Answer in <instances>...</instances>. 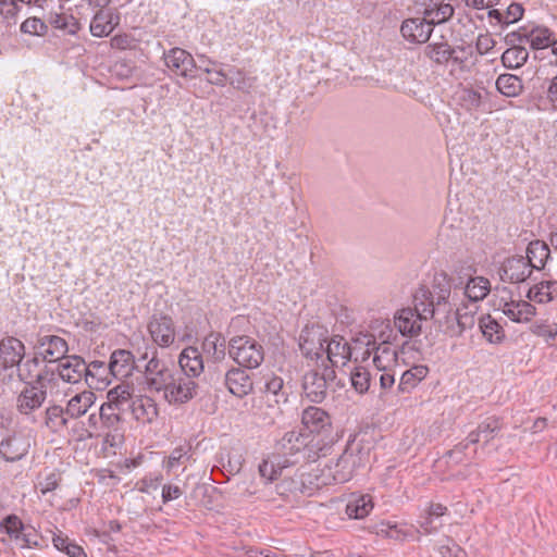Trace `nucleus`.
Masks as SVG:
<instances>
[{
    "label": "nucleus",
    "mask_w": 557,
    "mask_h": 557,
    "mask_svg": "<svg viewBox=\"0 0 557 557\" xmlns=\"http://www.w3.org/2000/svg\"><path fill=\"white\" fill-rule=\"evenodd\" d=\"M450 295L447 274H435L432 288L420 286L413 294V307L398 310L394 324L403 336L416 337L422 332V322L433 319L442 332L450 336V322L447 317L445 298Z\"/></svg>",
    "instance_id": "1"
},
{
    "label": "nucleus",
    "mask_w": 557,
    "mask_h": 557,
    "mask_svg": "<svg viewBox=\"0 0 557 557\" xmlns=\"http://www.w3.org/2000/svg\"><path fill=\"white\" fill-rule=\"evenodd\" d=\"M447 280L450 295L444 301L447 302L450 337H457L474 326L480 302L490 294L491 283L484 276L472 275L466 281L459 277L458 283L448 276Z\"/></svg>",
    "instance_id": "2"
},
{
    "label": "nucleus",
    "mask_w": 557,
    "mask_h": 557,
    "mask_svg": "<svg viewBox=\"0 0 557 557\" xmlns=\"http://www.w3.org/2000/svg\"><path fill=\"white\" fill-rule=\"evenodd\" d=\"M158 348L146 346L139 354L138 360L146 361L144 370V383L147 391L151 393H161L166 383L171 382V376L175 372L170 369L165 361L159 358Z\"/></svg>",
    "instance_id": "3"
},
{
    "label": "nucleus",
    "mask_w": 557,
    "mask_h": 557,
    "mask_svg": "<svg viewBox=\"0 0 557 557\" xmlns=\"http://www.w3.org/2000/svg\"><path fill=\"white\" fill-rule=\"evenodd\" d=\"M228 356L245 369H257L264 360V348L250 336H234L228 342Z\"/></svg>",
    "instance_id": "4"
},
{
    "label": "nucleus",
    "mask_w": 557,
    "mask_h": 557,
    "mask_svg": "<svg viewBox=\"0 0 557 557\" xmlns=\"http://www.w3.org/2000/svg\"><path fill=\"white\" fill-rule=\"evenodd\" d=\"M506 42L509 45L529 44L534 50H541L552 47L554 53V45L557 42L555 34L545 26H523L518 30L506 35Z\"/></svg>",
    "instance_id": "5"
},
{
    "label": "nucleus",
    "mask_w": 557,
    "mask_h": 557,
    "mask_svg": "<svg viewBox=\"0 0 557 557\" xmlns=\"http://www.w3.org/2000/svg\"><path fill=\"white\" fill-rule=\"evenodd\" d=\"M307 432L302 429L286 431L275 443V451L280 457L295 461L307 460Z\"/></svg>",
    "instance_id": "6"
},
{
    "label": "nucleus",
    "mask_w": 557,
    "mask_h": 557,
    "mask_svg": "<svg viewBox=\"0 0 557 557\" xmlns=\"http://www.w3.org/2000/svg\"><path fill=\"white\" fill-rule=\"evenodd\" d=\"M34 349L44 362L59 363L60 360L66 357L69 345L63 337L57 334L39 332Z\"/></svg>",
    "instance_id": "7"
},
{
    "label": "nucleus",
    "mask_w": 557,
    "mask_h": 557,
    "mask_svg": "<svg viewBox=\"0 0 557 557\" xmlns=\"http://www.w3.org/2000/svg\"><path fill=\"white\" fill-rule=\"evenodd\" d=\"M197 383L188 375L175 371L171 382L162 389L163 398L171 405H182L189 401L196 394Z\"/></svg>",
    "instance_id": "8"
},
{
    "label": "nucleus",
    "mask_w": 557,
    "mask_h": 557,
    "mask_svg": "<svg viewBox=\"0 0 557 557\" xmlns=\"http://www.w3.org/2000/svg\"><path fill=\"white\" fill-rule=\"evenodd\" d=\"M327 331L318 324L306 325L299 336V348L310 359H321L327 339Z\"/></svg>",
    "instance_id": "9"
},
{
    "label": "nucleus",
    "mask_w": 557,
    "mask_h": 557,
    "mask_svg": "<svg viewBox=\"0 0 557 557\" xmlns=\"http://www.w3.org/2000/svg\"><path fill=\"white\" fill-rule=\"evenodd\" d=\"M1 528L5 530L11 540L20 543L23 548L40 547V535L37 530L32 525L24 524L17 516H8Z\"/></svg>",
    "instance_id": "10"
},
{
    "label": "nucleus",
    "mask_w": 557,
    "mask_h": 557,
    "mask_svg": "<svg viewBox=\"0 0 557 557\" xmlns=\"http://www.w3.org/2000/svg\"><path fill=\"white\" fill-rule=\"evenodd\" d=\"M335 377L333 368L325 366L323 372L311 370L304 376L302 388L306 397L312 403H322L327 394V383Z\"/></svg>",
    "instance_id": "11"
},
{
    "label": "nucleus",
    "mask_w": 557,
    "mask_h": 557,
    "mask_svg": "<svg viewBox=\"0 0 557 557\" xmlns=\"http://www.w3.org/2000/svg\"><path fill=\"white\" fill-rule=\"evenodd\" d=\"M506 295L499 298V309L512 322L528 323L536 314V308L521 298H513L510 290L504 288Z\"/></svg>",
    "instance_id": "12"
},
{
    "label": "nucleus",
    "mask_w": 557,
    "mask_h": 557,
    "mask_svg": "<svg viewBox=\"0 0 557 557\" xmlns=\"http://www.w3.org/2000/svg\"><path fill=\"white\" fill-rule=\"evenodd\" d=\"M111 0H95L99 10L95 13L90 21L89 30L94 37L109 36L120 24V15L115 9L106 8Z\"/></svg>",
    "instance_id": "13"
},
{
    "label": "nucleus",
    "mask_w": 557,
    "mask_h": 557,
    "mask_svg": "<svg viewBox=\"0 0 557 557\" xmlns=\"http://www.w3.org/2000/svg\"><path fill=\"white\" fill-rule=\"evenodd\" d=\"M147 330L154 347L168 348L175 342V324L170 315L153 314L147 324Z\"/></svg>",
    "instance_id": "14"
},
{
    "label": "nucleus",
    "mask_w": 557,
    "mask_h": 557,
    "mask_svg": "<svg viewBox=\"0 0 557 557\" xmlns=\"http://www.w3.org/2000/svg\"><path fill=\"white\" fill-rule=\"evenodd\" d=\"M532 272L528 258L515 255L504 260L499 269V276L503 282L519 284L525 282Z\"/></svg>",
    "instance_id": "15"
},
{
    "label": "nucleus",
    "mask_w": 557,
    "mask_h": 557,
    "mask_svg": "<svg viewBox=\"0 0 557 557\" xmlns=\"http://www.w3.org/2000/svg\"><path fill=\"white\" fill-rule=\"evenodd\" d=\"M360 453L361 448L359 445L348 443L335 463L331 465L335 472V478H337V483L348 482L352 478L355 470L361 463Z\"/></svg>",
    "instance_id": "16"
},
{
    "label": "nucleus",
    "mask_w": 557,
    "mask_h": 557,
    "mask_svg": "<svg viewBox=\"0 0 557 557\" xmlns=\"http://www.w3.org/2000/svg\"><path fill=\"white\" fill-rule=\"evenodd\" d=\"M58 377L69 384H77L83 380L88 383V369L85 360L76 355L66 356L57 364Z\"/></svg>",
    "instance_id": "17"
},
{
    "label": "nucleus",
    "mask_w": 557,
    "mask_h": 557,
    "mask_svg": "<svg viewBox=\"0 0 557 557\" xmlns=\"http://www.w3.org/2000/svg\"><path fill=\"white\" fill-rule=\"evenodd\" d=\"M372 529L376 535L397 542L419 541L420 539V530L407 523L380 521L375 523Z\"/></svg>",
    "instance_id": "18"
},
{
    "label": "nucleus",
    "mask_w": 557,
    "mask_h": 557,
    "mask_svg": "<svg viewBox=\"0 0 557 557\" xmlns=\"http://www.w3.org/2000/svg\"><path fill=\"white\" fill-rule=\"evenodd\" d=\"M307 461H315L320 457L331 454L337 435L334 430L307 433Z\"/></svg>",
    "instance_id": "19"
},
{
    "label": "nucleus",
    "mask_w": 557,
    "mask_h": 557,
    "mask_svg": "<svg viewBox=\"0 0 557 557\" xmlns=\"http://www.w3.org/2000/svg\"><path fill=\"white\" fill-rule=\"evenodd\" d=\"M47 398V391L34 383H27L16 397V410L23 416H30L38 410Z\"/></svg>",
    "instance_id": "20"
},
{
    "label": "nucleus",
    "mask_w": 557,
    "mask_h": 557,
    "mask_svg": "<svg viewBox=\"0 0 557 557\" xmlns=\"http://www.w3.org/2000/svg\"><path fill=\"white\" fill-rule=\"evenodd\" d=\"M163 59L169 70L183 77H191L196 63L193 55L185 49L174 47L163 52Z\"/></svg>",
    "instance_id": "21"
},
{
    "label": "nucleus",
    "mask_w": 557,
    "mask_h": 557,
    "mask_svg": "<svg viewBox=\"0 0 557 557\" xmlns=\"http://www.w3.org/2000/svg\"><path fill=\"white\" fill-rule=\"evenodd\" d=\"M24 357L25 345L21 339L14 336L0 339V367L3 370L16 368Z\"/></svg>",
    "instance_id": "22"
},
{
    "label": "nucleus",
    "mask_w": 557,
    "mask_h": 557,
    "mask_svg": "<svg viewBox=\"0 0 557 557\" xmlns=\"http://www.w3.org/2000/svg\"><path fill=\"white\" fill-rule=\"evenodd\" d=\"M358 348H361V346L355 345L354 348H351L344 337L333 336L326 339L324 355L332 367L345 366Z\"/></svg>",
    "instance_id": "23"
},
{
    "label": "nucleus",
    "mask_w": 557,
    "mask_h": 557,
    "mask_svg": "<svg viewBox=\"0 0 557 557\" xmlns=\"http://www.w3.org/2000/svg\"><path fill=\"white\" fill-rule=\"evenodd\" d=\"M30 441L23 434H13L0 442V456L9 462L23 459L29 451Z\"/></svg>",
    "instance_id": "24"
},
{
    "label": "nucleus",
    "mask_w": 557,
    "mask_h": 557,
    "mask_svg": "<svg viewBox=\"0 0 557 557\" xmlns=\"http://www.w3.org/2000/svg\"><path fill=\"white\" fill-rule=\"evenodd\" d=\"M224 384L228 392L236 397L248 395L253 388L251 376L243 367H232L224 375Z\"/></svg>",
    "instance_id": "25"
},
{
    "label": "nucleus",
    "mask_w": 557,
    "mask_h": 557,
    "mask_svg": "<svg viewBox=\"0 0 557 557\" xmlns=\"http://www.w3.org/2000/svg\"><path fill=\"white\" fill-rule=\"evenodd\" d=\"M433 32L431 24L424 18L412 17L401 23L400 33L403 37L411 44L426 42Z\"/></svg>",
    "instance_id": "26"
},
{
    "label": "nucleus",
    "mask_w": 557,
    "mask_h": 557,
    "mask_svg": "<svg viewBox=\"0 0 557 557\" xmlns=\"http://www.w3.org/2000/svg\"><path fill=\"white\" fill-rule=\"evenodd\" d=\"M301 423L307 433L333 430L332 418L329 412L315 406H309L302 410Z\"/></svg>",
    "instance_id": "27"
},
{
    "label": "nucleus",
    "mask_w": 557,
    "mask_h": 557,
    "mask_svg": "<svg viewBox=\"0 0 557 557\" xmlns=\"http://www.w3.org/2000/svg\"><path fill=\"white\" fill-rule=\"evenodd\" d=\"M134 419L143 424L153 423L159 416V408L154 399L140 395L131 400L129 407Z\"/></svg>",
    "instance_id": "28"
},
{
    "label": "nucleus",
    "mask_w": 557,
    "mask_h": 557,
    "mask_svg": "<svg viewBox=\"0 0 557 557\" xmlns=\"http://www.w3.org/2000/svg\"><path fill=\"white\" fill-rule=\"evenodd\" d=\"M504 423L500 418L491 416L481 421L476 429L471 431L467 440L471 445L478 444L480 442L483 445H487L503 429Z\"/></svg>",
    "instance_id": "29"
},
{
    "label": "nucleus",
    "mask_w": 557,
    "mask_h": 557,
    "mask_svg": "<svg viewBox=\"0 0 557 557\" xmlns=\"http://www.w3.org/2000/svg\"><path fill=\"white\" fill-rule=\"evenodd\" d=\"M135 368L134 355L126 349H116L111 354L108 364L109 373L115 379L128 377Z\"/></svg>",
    "instance_id": "30"
},
{
    "label": "nucleus",
    "mask_w": 557,
    "mask_h": 557,
    "mask_svg": "<svg viewBox=\"0 0 557 557\" xmlns=\"http://www.w3.org/2000/svg\"><path fill=\"white\" fill-rule=\"evenodd\" d=\"M178 364L183 374L194 377L203 372L202 352L195 346L184 348L178 358Z\"/></svg>",
    "instance_id": "31"
},
{
    "label": "nucleus",
    "mask_w": 557,
    "mask_h": 557,
    "mask_svg": "<svg viewBox=\"0 0 557 557\" xmlns=\"http://www.w3.org/2000/svg\"><path fill=\"white\" fill-rule=\"evenodd\" d=\"M216 461L219 466L213 467L212 473L219 470L223 474L235 475L242 470L244 457L239 449L222 448L218 454Z\"/></svg>",
    "instance_id": "32"
},
{
    "label": "nucleus",
    "mask_w": 557,
    "mask_h": 557,
    "mask_svg": "<svg viewBox=\"0 0 557 557\" xmlns=\"http://www.w3.org/2000/svg\"><path fill=\"white\" fill-rule=\"evenodd\" d=\"M295 465V461L288 458L280 457L277 454L263 460L259 465L260 476L264 483H271L283 474V471Z\"/></svg>",
    "instance_id": "33"
},
{
    "label": "nucleus",
    "mask_w": 557,
    "mask_h": 557,
    "mask_svg": "<svg viewBox=\"0 0 557 557\" xmlns=\"http://www.w3.org/2000/svg\"><path fill=\"white\" fill-rule=\"evenodd\" d=\"M527 298L536 304H548L557 298V281L545 280L529 288Z\"/></svg>",
    "instance_id": "34"
},
{
    "label": "nucleus",
    "mask_w": 557,
    "mask_h": 557,
    "mask_svg": "<svg viewBox=\"0 0 557 557\" xmlns=\"http://www.w3.org/2000/svg\"><path fill=\"white\" fill-rule=\"evenodd\" d=\"M95 393L90 391H84L69 399L65 412L67 413L69 418L77 419L84 416L88 411V409L95 404Z\"/></svg>",
    "instance_id": "35"
},
{
    "label": "nucleus",
    "mask_w": 557,
    "mask_h": 557,
    "mask_svg": "<svg viewBox=\"0 0 557 557\" xmlns=\"http://www.w3.org/2000/svg\"><path fill=\"white\" fill-rule=\"evenodd\" d=\"M356 346H364L366 349L361 352V358L363 360L368 359L371 354L374 351L375 355L373 357V362L377 366L380 360V356L377 355L381 351L383 355H394L391 347L387 345L386 341H383L381 345H376L375 337L372 334H360L356 338Z\"/></svg>",
    "instance_id": "36"
},
{
    "label": "nucleus",
    "mask_w": 557,
    "mask_h": 557,
    "mask_svg": "<svg viewBox=\"0 0 557 557\" xmlns=\"http://www.w3.org/2000/svg\"><path fill=\"white\" fill-rule=\"evenodd\" d=\"M201 352L214 361L224 359L226 352L225 338L220 333H209L202 341Z\"/></svg>",
    "instance_id": "37"
},
{
    "label": "nucleus",
    "mask_w": 557,
    "mask_h": 557,
    "mask_svg": "<svg viewBox=\"0 0 557 557\" xmlns=\"http://www.w3.org/2000/svg\"><path fill=\"white\" fill-rule=\"evenodd\" d=\"M549 255L550 250L548 245L545 242L536 239L529 243L524 257L530 261L533 271L544 268Z\"/></svg>",
    "instance_id": "38"
},
{
    "label": "nucleus",
    "mask_w": 557,
    "mask_h": 557,
    "mask_svg": "<svg viewBox=\"0 0 557 557\" xmlns=\"http://www.w3.org/2000/svg\"><path fill=\"white\" fill-rule=\"evenodd\" d=\"M263 380L267 396H272L273 401L277 405L285 404L288 399L289 388L285 386L283 379L271 373L265 374Z\"/></svg>",
    "instance_id": "39"
},
{
    "label": "nucleus",
    "mask_w": 557,
    "mask_h": 557,
    "mask_svg": "<svg viewBox=\"0 0 557 557\" xmlns=\"http://www.w3.org/2000/svg\"><path fill=\"white\" fill-rule=\"evenodd\" d=\"M373 509L370 495H351L346 504V515L350 519H363Z\"/></svg>",
    "instance_id": "40"
},
{
    "label": "nucleus",
    "mask_w": 557,
    "mask_h": 557,
    "mask_svg": "<svg viewBox=\"0 0 557 557\" xmlns=\"http://www.w3.org/2000/svg\"><path fill=\"white\" fill-rule=\"evenodd\" d=\"M479 329L483 337L491 344H499L505 338L503 326L490 314L479 318Z\"/></svg>",
    "instance_id": "41"
},
{
    "label": "nucleus",
    "mask_w": 557,
    "mask_h": 557,
    "mask_svg": "<svg viewBox=\"0 0 557 557\" xmlns=\"http://www.w3.org/2000/svg\"><path fill=\"white\" fill-rule=\"evenodd\" d=\"M429 373V368L424 364H416L405 371L398 384L400 393H410Z\"/></svg>",
    "instance_id": "42"
},
{
    "label": "nucleus",
    "mask_w": 557,
    "mask_h": 557,
    "mask_svg": "<svg viewBox=\"0 0 557 557\" xmlns=\"http://www.w3.org/2000/svg\"><path fill=\"white\" fill-rule=\"evenodd\" d=\"M44 422L51 432L57 433L66 428L69 416L63 407L53 405L46 409L44 413Z\"/></svg>",
    "instance_id": "43"
},
{
    "label": "nucleus",
    "mask_w": 557,
    "mask_h": 557,
    "mask_svg": "<svg viewBox=\"0 0 557 557\" xmlns=\"http://www.w3.org/2000/svg\"><path fill=\"white\" fill-rule=\"evenodd\" d=\"M457 104L467 112L478 111L483 104V94L472 88H462L456 92Z\"/></svg>",
    "instance_id": "44"
},
{
    "label": "nucleus",
    "mask_w": 557,
    "mask_h": 557,
    "mask_svg": "<svg viewBox=\"0 0 557 557\" xmlns=\"http://www.w3.org/2000/svg\"><path fill=\"white\" fill-rule=\"evenodd\" d=\"M424 53L430 60L437 64H445L451 59L455 61L458 60L454 57L455 49L451 48L448 42L429 44L424 49Z\"/></svg>",
    "instance_id": "45"
},
{
    "label": "nucleus",
    "mask_w": 557,
    "mask_h": 557,
    "mask_svg": "<svg viewBox=\"0 0 557 557\" xmlns=\"http://www.w3.org/2000/svg\"><path fill=\"white\" fill-rule=\"evenodd\" d=\"M41 358L35 352L34 357L23 359L21 363L16 366V373L20 381L27 383H33V381L37 380V374L41 362Z\"/></svg>",
    "instance_id": "46"
},
{
    "label": "nucleus",
    "mask_w": 557,
    "mask_h": 557,
    "mask_svg": "<svg viewBox=\"0 0 557 557\" xmlns=\"http://www.w3.org/2000/svg\"><path fill=\"white\" fill-rule=\"evenodd\" d=\"M48 21L52 27L67 35H75L81 29L79 22L72 14L50 13Z\"/></svg>",
    "instance_id": "47"
},
{
    "label": "nucleus",
    "mask_w": 557,
    "mask_h": 557,
    "mask_svg": "<svg viewBox=\"0 0 557 557\" xmlns=\"http://www.w3.org/2000/svg\"><path fill=\"white\" fill-rule=\"evenodd\" d=\"M496 88L506 97H516L522 91V81L513 74H502L496 79Z\"/></svg>",
    "instance_id": "48"
},
{
    "label": "nucleus",
    "mask_w": 557,
    "mask_h": 557,
    "mask_svg": "<svg viewBox=\"0 0 557 557\" xmlns=\"http://www.w3.org/2000/svg\"><path fill=\"white\" fill-rule=\"evenodd\" d=\"M304 471L298 470L293 476L284 478L277 485L276 491L282 496L302 495L304 496Z\"/></svg>",
    "instance_id": "49"
},
{
    "label": "nucleus",
    "mask_w": 557,
    "mask_h": 557,
    "mask_svg": "<svg viewBox=\"0 0 557 557\" xmlns=\"http://www.w3.org/2000/svg\"><path fill=\"white\" fill-rule=\"evenodd\" d=\"M529 58L528 50L521 45H511L510 48L506 49L502 54L503 64L507 67H520Z\"/></svg>",
    "instance_id": "50"
},
{
    "label": "nucleus",
    "mask_w": 557,
    "mask_h": 557,
    "mask_svg": "<svg viewBox=\"0 0 557 557\" xmlns=\"http://www.w3.org/2000/svg\"><path fill=\"white\" fill-rule=\"evenodd\" d=\"M454 7L444 1L435 9H424L423 16L433 27L448 21L454 15Z\"/></svg>",
    "instance_id": "51"
},
{
    "label": "nucleus",
    "mask_w": 557,
    "mask_h": 557,
    "mask_svg": "<svg viewBox=\"0 0 557 557\" xmlns=\"http://www.w3.org/2000/svg\"><path fill=\"white\" fill-rule=\"evenodd\" d=\"M121 411L123 409H117L113 407V405L102 404L99 409V419L101 425L108 430L117 431L121 424Z\"/></svg>",
    "instance_id": "52"
},
{
    "label": "nucleus",
    "mask_w": 557,
    "mask_h": 557,
    "mask_svg": "<svg viewBox=\"0 0 557 557\" xmlns=\"http://www.w3.org/2000/svg\"><path fill=\"white\" fill-rule=\"evenodd\" d=\"M350 384L358 394H364L371 385V374L369 370L362 366H356L350 371Z\"/></svg>",
    "instance_id": "53"
},
{
    "label": "nucleus",
    "mask_w": 557,
    "mask_h": 557,
    "mask_svg": "<svg viewBox=\"0 0 557 557\" xmlns=\"http://www.w3.org/2000/svg\"><path fill=\"white\" fill-rule=\"evenodd\" d=\"M108 405H113L117 409L125 410V407H129L131 400V392L128 386L117 385L114 388L110 389L107 394Z\"/></svg>",
    "instance_id": "54"
},
{
    "label": "nucleus",
    "mask_w": 557,
    "mask_h": 557,
    "mask_svg": "<svg viewBox=\"0 0 557 557\" xmlns=\"http://www.w3.org/2000/svg\"><path fill=\"white\" fill-rule=\"evenodd\" d=\"M191 456V447L189 445H183L174 448L165 462L166 470L173 471L180 466H185Z\"/></svg>",
    "instance_id": "55"
},
{
    "label": "nucleus",
    "mask_w": 557,
    "mask_h": 557,
    "mask_svg": "<svg viewBox=\"0 0 557 557\" xmlns=\"http://www.w3.org/2000/svg\"><path fill=\"white\" fill-rule=\"evenodd\" d=\"M52 543L58 550L64 552L69 557H87L83 547L70 542L67 537L61 534L54 535Z\"/></svg>",
    "instance_id": "56"
},
{
    "label": "nucleus",
    "mask_w": 557,
    "mask_h": 557,
    "mask_svg": "<svg viewBox=\"0 0 557 557\" xmlns=\"http://www.w3.org/2000/svg\"><path fill=\"white\" fill-rule=\"evenodd\" d=\"M227 77V83L238 90L247 92L252 87L251 79L245 74L243 70H239L235 66L228 67Z\"/></svg>",
    "instance_id": "57"
},
{
    "label": "nucleus",
    "mask_w": 557,
    "mask_h": 557,
    "mask_svg": "<svg viewBox=\"0 0 557 557\" xmlns=\"http://www.w3.org/2000/svg\"><path fill=\"white\" fill-rule=\"evenodd\" d=\"M48 26L38 17H28L21 24V32L34 36H44Z\"/></svg>",
    "instance_id": "58"
},
{
    "label": "nucleus",
    "mask_w": 557,
    "mask_h": 557,
    "mask_svg": "<svg viewBox=\"0 0 557 557\" xmlns=\"http://www.w3.org/2000/svg\"><path fill=\"white\" fill-rule=\"evenodd\" d=\"M110 45L113 49L119 50H134L138 45V40L131 34H116L110 40Z\"/></svg>",
    "instance_id": "59"
},
{
    "label": "nucleus",
    "mask_w": 557,
    "mask_h": 557,
    "mask_svg": "<svg viewBox=\"0 0 557 557\" xmlns=\"http://www.w3.org/2000/svg\"><path fill=\"white\" fill-rule=\"evenodd\" d=\"M58 377L57 368L45 366L38 371L37 380L33 381L34 384L40 386L41 389H46L49 385L54 383Z\"/></svg>",
    "instance_id": "60"
},
{
    "label": "nucleus",
    "mask_w": 557,
    "mask_h": 557,
    "mask_svg": "<svg viewBox=\"0 0 557 557\" xmlns=\"http://www.w3.org/2000/svg\"><path fill=\"white\" fill-rule=\"evenodd\" d=\"M304 496H312L322 487L320 485L318 474H315L314 470L309 472L304 471Z\"/></svg>",
    "instance_id": "61"
},
{
    "label": "nucleus",
    "mask_w": 557,
    "mask_h": 557,
    "mask_svg": "<svg viewBox=\"0 0 557 557\" xmlns=\"http://www.w3.org/2000/svg\"><path fill=\"white\" fill-rule=\"evenodd\" d=\"M471 444L469 443V441L467 438L465 441L458 443L453 449H450L446 454V458L448 459V462H451L454 465L461 463L466 456V449H468V447Z\"/></svg>",
    "instance_id": "62"
},
{
    "label": "nucleus",
    "mask_w": 557,
    "mask_h": 557,
    "mask_svg": "<svg viewBox=\"0 0 557 557\" xmlns=\"http://www.w3.org/2000/svg\"><path fill=\"white\" fill-rule=\"evenodd\" d=\"M23 4L22 0H0V15L4 18L14 17Z\"/></svg>",
    "instance_id": "63"
},
{
    "label": "nucleus",
    "mask_w": 557,
    "mask_h": 557,
    "mask_svg": "<svg viewBox=\"0 0 557 557\" xmlns=\"http://www.w3.org/2000/svg\"><path fill=\"white\" fill-rule=\"evenodd\" d=\"M314 472L318 474L322 488L332 484H338L332 466L326 465L323 469H314Z\"/></svg>",
    "instance_id": "64"
}]
</instances>
